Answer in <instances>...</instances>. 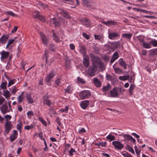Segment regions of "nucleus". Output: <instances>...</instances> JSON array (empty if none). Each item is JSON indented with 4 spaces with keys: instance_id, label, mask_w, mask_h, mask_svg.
<instances>
[{
    "instance_id": "69168bd1",
    "label": "nucleus",
    "mask_w": 157,
    "mask_h": 157,
    "mask_svg": "<svg viewBox=\"0 0 157 157\" xmlns=\"http://www.w3.org/2000/svg\"><path fill=\"white\" fill-rule=\"evenodd\" d=\"M66 66L67 67V68L68 69L69 68V67L70 65V62L68 60H66V64H65Z\"/></svg>"
},
{
    "instance_id": "a878e982",
    "label": "nucleus",
    "mask_w": 157,
    "mask_h": 157,
    "mask_svg": "<svg viewBox=\"0 0 157 157\" xmlns=\"http://www.w3.org/2000/svg\"><path fill=\"white\" fill-rule=\"evenodd\" d=\"M26 98L28 100V102L29 103L31 104L33 102V100L31 96L29 94H26Z\"/></svg>"
},
{
    "instance_id": "603ef678",
    "label": "nucleus",
    "mask_w": 157,
    "mask_h": 157,
    "mask_svg": "<svg viewBox=\"0 0 157 157\" xmlns=\"http://www.w3.org/2000/svg\"><path fill=\"white\" fill-rule=\"evenodd\" d=\"M39 120L41 122V123L45 125H46L47 124V123L43 119V118L42 117H39Z\"/></svg>"
},
{
    "instance_id": "f03ea898",
    "label": "nucleus",
    "mask_w": 157,
    "mask_h": 157,
    "mask_svg": "<svg viewBox=\"0 0 157 157\" xmlns=\"http://www.w3.org/2000/svg\"><path fill=\"white\" fill-rule=\"evenodd\" d=\"M122 91L120 87H114L110 91V96L112 97H117L119 96L120 93Z\"/></svg>"
},
{
    "instance_id": "864d4df0",
    "label": "nucleus",
    "mask_w": 157,
    "mask_h": 157,
    "mask_svg": "<svg viewBox=\"0 0 157 157\" xmlns=\"http://www.w3.org/2000/svg\"><path fill=\"white\" fill-rule=\"evenodd\" d=\"M77 81L78 82H80L82 84H84L85 83V81L84 80L79 77L77 78Z\"/></svg>"
},
{
    "instance_id": "a211bd4d",
    "label": "nucleus",
    "mask_w": 157,
    "mask_h": 157,
    "mask_svg": "<svg viewBox=\"0 0 157 157\" xmlns=\"http://www.w3.org/2000/svg\"><path fill=\"white\" fill-rule=\"evenodd\" d=\"M119 62L120 65L123 67L124 69L126 70L127 68V66L125 61H124L122 58H121L119 59Z\"/></svg>"
},
{
    "instance_id": "052dcab7",
    "label": "nucleus",
    "mask_w": 157,
    "mask_h": 157,
    "mask_svg": "<svg viewBox=\"0 0 157 157\" xmlns=\"http://www.w3.org/2000/svg\"><path fill=\"white\" fill-rule=\"evenodd\" d=\"M65 11L64 10H63L61 8H59L58 9L57 12L58 13H59L60 14L63 15Z\"/></svg>"
},
{
    "instance_id": "ddd939ff",
    "label": "nucleus",
    "mask_w": 157,
    "mask_h": 157,
    "mask_svg": "<svg viewBox=\"0 0 157 157\" xmlns=\"http://www.w3.org/2000/svg\"><path fill=\"white\" fill-rule=\"evenodd\" d=\"M89 104V101L88 100H85L81 102L80 103L81 107L84 109H86Z\"/></svg>"
},
{
    "instance_id": "423d86ee",
    "label": "nucleus",
    "mask_w": 157,
    "mask_h": 157,
    "mask_svg": "<svg viewBox=\"0 0 157 157\" xmlns=\"http://www.w3.org/2000/svg\"><path fill=\"white\" fill-rule=\"evenodd\" d=\"M112 144L117 149H121L123 147V145L120 142L118 141H113L112 142Z\"/></svg>"
},
{
    "instance_id": "9d476101",
    "label": "nucleus",
    "mask_w": 157,
    "mask_h": 157,
    "mask_svg": "<svg viewBox=\"0 0 157 157\" xmlns=\"http://www.w3.org/2000/svg\"><path fill=\"white\" fill-rule=\"evenodd\" d=\"M40 35L43 43L45 45H47L48 43V39L46 36L44 34L42 33H40Z\"/></svg>"
},
{
    "instance_id": "de8ad7c7",
    "label": "nucleus",
    "mask_w": 157,
    "mask_h": 157,
    "mask_svg": "<svg viewBox=\"0 0 157 157\" xmlns=\"http://www.w3.org/2000/svg\"><path fill=\"white\" fill-rule=\"evenodd\" d=\"M37 18L38 19L43 22H44L45 21L44 17L43 15H40V14Z\"/></svg>"
},
{
    "instance_id": "473e14b6",
    "label": "nucleus",
    "mask_w": 157,
    "mask_h": 157,
    "mask_svg": "<svg viewBox=\"0 0 157 157\" xmlns=\"http://www.w3.org/2000/svg\"><path fill=\"white\" fill-rule=\"evenodd\" d=\"M95 145L98 146L99 147H100L101 146L102 147H105L106 145V143L105 142H99L98 143L96 144Z\"/></svg>"
},
{
    "instance_id": "09e8293b",
    "label": "nucleus",
    "mask_w": 157,
    "mask_h": 157,
    "mask_svg": "<svg viewBox=\"0 0 157 157\" xmlns=\"http://www.w3.org/2000/svg\"><path fill=\"white\" fill-rule=\"evenodd\" d=\"M75 153V151L73 148H71L70 150L69 151V155L70 156H72L73 155V153Z\"/></svg>"
},
{
    "instance_id": "dca6fc26",
    "label": "nucleus",
    "mask_w": 157,
    "mask_h": 157,
    "mask_svg": "<svg viewBox=\"0 0 157 157\" xmlns=\"http://www.w3.org/2000/svg\"><path fill=\"white\" fill-rule=\"evenodd\" d=\"M53 35L54 40L56 42H59L60 41V39L59 37V33H55L53 31Z\"/></svg>"
},
{
    "instance_id": "f704fd0d",
    "label": "nucleus",
    "mask_w": 157,
    "mask_h": 157,
    "mask_svg": "<svg viewBox=\"0 0 157 157\" xmlns=\"http://www.w3.org/2000/svg\"><path fill=\"white\" fill-rule=\"evenodd\" d=\"M150 56H155L157 54V48L155 49L151 50L150 51Z\"/></svg>"
},
{
    "instance_id": "20e7f679",
    "label": "nucleus",
    "mask_w": 157,
    "mask_h": 157,
    "mask_svg": "<svg viewBox=\"0 0 157 157\" xmlns=\"http://www.w3.org/2000/svg\"><path fill=\"white\" fill-rule=\"evenodd\" d=\"M5 131L8 133L11 129L13 125L10 121H6L5 123Z\"/></svg>"
},
{
    "instance_id": "13d9d810",
    "label": "nucleus",
    "mask_w": 157,
    "mask_h": 157,
    "mask_svg": "<svg viewBox=\"0 0 157 157\" xmlns=\"http://www.w3.org/2000/svg\"><path fill=\"white\" fill-rule=\"evenodd\" d=\"M123 156L125 157H131V155L130 154L128 153L127 152H125L122 154Z\"/></svg>"
},
{
    "instance_id": "58836bf2",
    "label": "nucleus",
    "mask_w": 157,
    "mask_h": 157,
    "mask_svg": "<svg viewBox=\"0 0 157 157\" xmlns=\"http://www.w3.org/2000/svg\"><path fill=\"white\" fill-rule=\"evenodd\" d=\"M135 86L134 85L132 84L131 85L129 89V93L130 94H132L134 88Z\"/></svg>"
},
{
    "instance_id": "bf43d9fd",
    "label": "nucleus",
    "mask_w": 157,
    "mask_h": 157,
    "mask_svg": "<svg viewBox=\"0 0 157 157\" xmlns=\"http://www.w3.org/2000/svg\"><path fill=\"white\" fill-rule=\"evenodd\" d=\"M95 38L96 40H101L102 38V37L100 35H94Z\"/></svg>"
},
{
    "instance_id": "393cba45",
    "label": "nucleus",
    "mask_w": 157,
    "mask_h": 157,
    "mask_svg": "<svg viewBox=\"0 0 157 157\" xmlns=\"http://www.w3.org/2000/svg\"><path fill=\"white\" fill-rule=\"evenodd\" d=\"M5 97L7 99L10 98V94L8 90L3 91V94Z\"/></svg>"
},
{
    "instance_id": "8fccbe9b",
    "label": "nucleus",
    "mask_w": 157,
    "mask_h": 157,
    "mask_svg": "<svg viewBox=\"0 0 157 157\" xmlns=\"http://www.w3.org/2000/svg\"><path fill=\"white\" fill-rule=\"evenodd\" d=\"M62 79L60 78L57 79L55 81V83L57 85V86L59 85L60 83H61Z\"/></svg>"
},
{
    "instance_id": "c9c22d12",
    "label": "nucleus",
    "mask_w": 157,
    "mask_h": 157,
    "mask_svg": "<svg viewBox=\"0 0 157 157\" xmlns=\"http://www.w3.org/2000/svg\"><path fill=\"white\" fill-rule=\"evenodd\" d=\"M73 90V89L72 87L71 86H68L67 89H65V90L66 91V93H70Z\"/></svg>"
},
{
    "instance_id": "c756f323",
    "label": "nucleus",
    "mask_w": 157,
    "mask_h": 157,
    "mask_svg": "<svg viewBox=\"0 0 157 157\" xmlns=\"http://www.w3.org/2000/svg\"><path fill=\"white\" fill-rule=\"evenodd\" d=\"M63 16L67 19H71V17L70 14L67 12L65 11L62 15Z\"/></svg>"
},
{
    "instance_id": "49530a36",
    "label": "nucleus",
    "mask_w": 157,
    "mask_h": 157,
    "mask_svg": "<svg viewBox=\"0 0 157 157\" xmlns=\"http://www.w3.org/2000/svg\"><path fill=\"white\" fill-rule=\"evenodd\" d=\"M154 46H157V40H152L150 42Z\"/></svg>"
},
{
    "instance_id": "79ce46f5",
    "label": "nucleus",
    "mask_w": 157,
    "mask_h": 157,
    "mask_svg": "<svg viewBox=\"0 0 157 157\" xmlns=\"http://www.w3.org/2000/svg\"><path fill=\"white\" fill-rule=\"evenodd\" d=\"M56 47L53 44H50L49 45V49L52 52H54L55 51Z\"/></svg>"
},
{
    "instance_id": "9b49d317",
    "label": "nucleus",
    "mask_w": 157,
    "mask_h": 157,
    "mask_svg": "<svg viewBox=\"0 0 157 157\" xmlns=\"http://www.w3.org/2000/svg\"><path fill=\"white\" fill-rule=\"evenodd\" d=\"M0 109L3 114L9 112L7 106L4 104L3 105L0 107Z\"/></svg>"
},
{
    "instance_id": "5fc2aeb1",
    "label": "nucleus",
    "mask_w": 157,
    "mask_h": 157,
    "mask_svg": "<svg viewBox=\"0 0 157 157\" xmlns=\"http://www.w3.org/2000/svg\"><path fill=\"white\" fill-rule=\"evenodd\" d=\"M17 138V136L14 135H12L10 137V139L11 142Z\"/></svg>"
},
{
    "instance_id": "37998d69",
    "label": "nucleus",
    "mask_w": 157,
    "mask_h": 157,
    "mask_svg": "<svg viewBox=\"0 0 157 157\" xmlns=\"http://www.w3.org/2000/svg\"><path fill=\"white\" fill-rule=\"evenodd\" d=\"M127 148L129 151L132 154H135L134 151L132 147L128 145H127Z\"/></svg>"
},
{
    "instance_id": "39448f33",
    "label": "nucleus",
    "mask_w": 157,
    "mask_h": 157,
    "mask_svg": "<svg viewBox=\"0 0 157 157\" xmlns=\"http://www.w3.org/2000/svg\"><path fill=\"white\" fill-rule=\"evenodd\" d=\"M55 72L54 71H51L50 73L47 75L45 78L46 82H49L51 81V80L55 76Z\"/></svg>"
},
{
    "instance_id": "6e6552de",
    "label": "nucleus",
    "mask_w": 157,
    "mask_h": 157,
    "mask_svg": "<svg viewBox=\"0 0 157 157\" xmlns=\"http://www.w3.org/2000/svg\"><path fill=\"white\" fill-rule=\"evenodd\" d=\"M83 63L85 67H88L89 66V58L88 55L83 56Z\"/></svg>"
},
{
    "instance_id": "0e129e2a",
    "label": "nucleus",
    "mask_w": 157,
    "mask_h": 157,
    "mask_svg": "<svg viewBox=\"0 0 157 157\" xmlns=\"http://www.w3.org/2000/svg\"><path fill=\"white\" fill-rule=\"evenodd\" d=\"M5 99L3 97H0V105H2L5 101Z\"/></svg>"
},
{
    "instance_id": "b1692460",
    "label": "nucleus",
    "mask_w": 157,
    "mask_h": 157,
    "mask_svg": "<svg viewBox=\"0 0 157 157\" xmlns=\"http://www.w3.org/2000/svg\"><path fill=\"white\" fill-rule=\"evenodd\" d=\"M112 44L113 47L115 48H120L121 46V44L119 41L113 42L112 43Z\"/></svg>"
},
{
    "instance_id": "3c124183",
    "label": "nucleus",
    "mask_w": 157,
    "mask_h": 157,
    "mask_svg": "<svg viewBox=\"0 0 157 157\" xmlns=\"http://www.w3.org/2000/svg\"><path fill=\"white\" fill-rule=\"evenodd\" d=\"M22 126V124L21 122L20 124H17V129L20 131V132H21V127Z\"/></svg>"
},
{
    "instance_id": "6ab92c4d",
    "label": "nucleus",
    "mask_w": 157,
    "mask_h": 157,
    "mask_svg": "<svg viewBox=\"0 0 157 157\" xmlns=\"http://www.w3.org/2000/svg\"><path fill=\"white\" fill-rule=\"evenodd\" d=\"M43 103L47 105L48 106L50 107L51 105L53 104L50 100L46 99L45 96L43 97Z\"/></svg>"
},
{
    "instance_id": "1a4fd4ad",
    "label": "nucleus",
    "mask_w": 157,
    "mask_h": 157,
    "mask_svg": "<svg viewBox=\"0 0 157 157\" xmlns=\"http://www.w3.org/2000/svg\"><path fill=\"white\" fill-rule=\"evenodd\" d=\"M119 36L118 32H112L108 33V38L111 40H113L115 38Z\"/></svg>"
},
{
    "instance_id": "4be33fe9",
    "label": "nucleus",
    "mask_w": 157,
    "mask_h": 157,
    "mask_svg": "<svg viewBox=\"0 0 157 157\" xmlns=\"http://www.w3.org/2000/svg\"><path fill=\"white\" fill-rule=\"evenodd\" d=\"M132 34L130 33H124L122 35V37L124 39H127L130 40Z\"/></svg>"
},
{
    "instance_id": "ea45409f",
    "label": "nucleus",
    "mask_w": 157,
    "mask_h": 157,
    "mask_svg": "<svg viewBox=\"0 0 157 157\" xmlns=\"http://www.w3.org/2000/svg\"><path fill=\"white\" fill-rule=\"evenodd\" d=\"M106 138L109 139L110 141H112L115 140V137L111 134H109L106 136Z\"/></svg>"
},
{
    "instance_id": "f257e3e1",
    "label": "nucleus",
    "mask_w": 157,
    "mask_h": 157,
    "mask_svg": "<svg viewBox=\"0 0 157 157\" xmlns=\"http://www.w3.org/2000/svg\"><path fill=\"white\" fill-rule=\"evenodd\" d=\"M91 60L92 65L90 66L87 72L89 76H93L95 75L98 67L102 71H104L105 69V67L104 63L100 60L99 57L93 56Z\"/></svg>"
},
{
    "instance_id": "a19ab883",
    "label": "nucleus",
    "mask_w": 157,
    "mask_h": 157,
    "mask_svg": "<svg viewBox=\"0 0 157 157\" xmlns=\"http://www.w3.org/2000/svg\"><path fill=\"white\" fill-rule=\"evenodd\" d=\"M51 22L52 23L55 25L58 26L59 25V23L56 21V19L55 18L51 19Z\"/></svg>"
},
{
    "instance_id": "cd10ccee",
    "label": "nucleus",
    "mask_w": 157,
    "mask_h": 157,
    "mask_svg": "<svg viewBox=\"0 0 157 157\" xmlns=\"http://www.w3.org/2000/svg\"><path fill=\"white\" fill-rule=\"evenodd\" d=\"M151 43H149L144 42L143 43V47L146 48H150L151 47Z\"/></svg>"
},
{
    "instance_id": "7ed1b4c3",
    "label": "nucleus",
    "mask_w": 157,
    "mask_h": 157,
    "mask_svg": "<svg viewBox=\"0 0 157 157\" xmlns=\"http://www.w3.org/2000/svg\"><path fill=\"white\" fill-rule=\"evenodd\" d=\"M80 97L82 99L88 98L91 95L90 92L89 90H84L79 93Z\"/></svg>"
},
{
    "instance_id": "5701e85b",
    "label": "nucleus",
    "mask_w": 157,
    "mask_h": 157,
    "mask_svg": "<svg viewBox=\"0 0 157 157\" xmlns=\"http://www.w3.org/2000/svg\"><path fill=\"white\" fill-rule=\"evenodd\" d=\"M79 51L82 54L83 56H87L86 54V49L85 47L83 46H81L79 48Z\"/></svg>"
},
{
    "instance_id": "aec40b11",
    "label": "nucleus",
    "mask_w": 157,
    "mask_h": 157,
    "mask_svg": "<svg viewBox=\"0 0 157 157\" xmlns=\"http://www.w3.org/2000/svg\"><path fill=\"white\" fill-rule=\"evenodd\" d=\"M95 85L97 87H100L101 86L100 81H99L97 78H94L93 79Z\"/></svg>"
},
{
    "instance_id": "bb28decb",
    "label": "nucleus",
    "mask_w": 157,
    "mask_h": 157,
    "mask_svg": "<svg viewBox=\"0 0 157 157\" xmlns=\"http://www.w3.org/2000/svg\"><path fill=\"white\" fill-rule=\"evenodd\" d=\"M82 3L84 5L86 6L88 8H91L90 3L88 0H82Z\"/></svg>"
},
{
    "instance_id": "c03bdc74",
    "label": "nucleus",
    "mask_w": 157,
    "mask_h": 157,
    "mask_svg": "<svg viewBox=\"0 0 157 157\" xmlns=\"http://www.w3.org/2000/svg\"><path fill=\"white\" fill-rule=\"evenodd\" d=\"M40 14V12L37 11L34 12L33 13L34 17L36 18L39 16Z\"/></svg>"
},
{
    "instance_id": "338daca9",
    "label": "nucleus",
    "mask_w": 157,
    "mask_h": 157,
    "mask_svg": "<svg viewBox=\"0 0 157 157\" xmlns=\"http://www.w3.org/2000/svg\"><path fill=\"white\" fill-rule=\"evenodd\" d=\"M17 90L16 87L14 86L13 89L12 91H11V92L12 94H14L16 92Z\"/></svg>"
},
{
    "instance_id": "72a5a7b5",
    "label": "nucleus",
    "mask_w": 157,
    "mask_h": 157,
    "mask_svg": "<svg viewBox=\"0 0 157 157\" xmlns=\"http://www.w3.org/2000/svg\"><path fill=\"white\" fill-rule=\"evenodd\" d=\"M129 78V75L126 76H120L119 78V79L122 81H125L126 80L128 79Z\"/></svg>"
},
{
    "instance_id": "4468645a",
    "label": "nucleus",
    "mask_w": 157,
    "mask_h": 157,
    "mask_svg": "<svg viewBox=\"0 0 157 157\" xmlns=\"http://www.w3.org/2000/svg\"><path fill=\"white\" fill-rule=\"evenodd\" d=\"M1 59H5L7 58L10 55L9 52H6L5 51H2L1 53Z\"/></svg>"
},
{
    "instance_id": "e2e57ef3",
    "label": "nucleus",
    "mask_w": 157,
    "mask_h": 157,
    "mask_svg": "<svg viewBox=\"0 0 157 157\" xmlns=\"http://www.w3.org/2000/svg\"><path fill=\"white\" fill-rule=\"evenodd\" d=\"M83 36L85 37L86 39L88 40L90 39V37L89 35L86 34L85 33H83L82 34Z\"/></svg>"
},
{
    "instance_id": "f8f14e48",
    "label": "nucleus",
    "mask_w": 157,
    "mask_h": 157,
    "mask_svg": "<svg viewBox=\"0 0 157 157\" xmlns=\"http://www.w3.org/2000/svg\"><path fill=\"white\" fill-rule=\"evenodd\" d=\"M9 37V35H3L0 38V42L2 44H5Z\"/></svg>"
},
{
    "instance_id": "c85d7f7f",
    "label": "nucleus",
    "mask_w": 157,
    "mask_h": 157,
    "mask_svg": "<svg viewBox=\"0 0 157 157\" xmlns=\"http://www.w3.org/2000/svg\"><path fill=\"white\" fill-rule=\"evenodd\" d=\"M110 85L109 84H108L107 86H104L103 87L102 90L103 91H108L110 89Z\"/></svg>"
},
{
    "instance_id": "7c9ffc66",
    "label": "nucleus",
    "mask_w": 157,
    "mask_h": 157,
    "mask_svg": "<svg viewBox=\"0 0 157 157\" xmlns=\"http://www.w3.org/2000/svg\"><path fill=\"white\" fill-rule=\"evenodd\" d=\"M114 69L115 70V72L116 73L119 74L121 73L122 72V70H121L120 68L118 67H114V66H113Z\"/></svg>"
},
{
    "instance_id": "e433bc0d",
    "label": "nucleus",
    "mask_w": 157,
    "mask_h": 157,
    "mask_svg": "<svg viewBox=\"0 0 157 157\" xmlns=\"http://www.w3.org/2000/svg\"><path fill=\"white\" fill-rule=\"evenodd\" d=\"M16 81V80L15 79H11L9 80L8 84V86L10 87L11 85L13 84Z\"/></svg>"
},
{
    "instance_id": "774afa93",
    "label": "nucleus",
    "mask_w": 157,
    "mask_h": 157,
    "mask_svg": "<svg viewBox=\"0 0 157 157\" xmlns=\"http://www.w3.org/2000/svg\"><path fill=\"white\" fill-rule=\"evenodd\" d=\"M104 61L106 62H109V56H105L104 57Z\"/></svg>"
},
{
    "instance_id": "2f4dec72",
    "label": "nucleus",
    "mask_w": 157,
    "mask_h": 157,
    "mask_svg": "<svg viewBox=\"0 0 157 157\" xmlns=\"http://www.w3.org/2000/svg\"><path fill=\"white\" fill-rule=\"evenodd\" d=\"M7 82H2L0 85V88L3 90H5L6 89V86Z\"/></svg>"
},
{
    "instance_id": "a18cd8bd",
    "label": "nucleus",
    "mask_w": 157,
    "mask_h": 157,
    "mask_svg": "<svg viewBox=\"0 0 157 157\" xmlns=\"http://www.w3.org/2000/svg\"><path fill=\"white\" fill-rule=\"evenodd\" d=\"M24 99L23 96H19L17 97V101L19 103H20L22 102V100Z\"/></svg>"
},
{
    "instance_id": "2eb2a0df",
    "label": "nucleus",
    "mask_w": 157,
    "mask_h": 157,
    "mask_svg": "<svg viewBox=\"0 0 157 157\" xmlns=\"http://www.w3.org/2000/svg\"><path fill=\"white\" fill-rule=\"evenodd\" d=\"M118 54L117 52H116L114 53L110 61V63H112L116 59H118Z\"/></svg>"
},
{
    "instance_id": "680f3d73",
    "label": "nucleus",
    "mask_w": 157,
    "mask_h": 157,
    "mask_svg": "<svg viewBox=\"0 0 157 157\" xmlns=\"http://www.w3.org/2000/svg\"><path fill=\"white\" fill-rule=\"evenodd\" d=\"M135 148L136 153L139 155L140 152V151L137 148V147L136 146L135 147Z\"/></svg>"
},
{
    "instance_id": "f3484780",
    "label": "nucleus",
    "mask_w": 157,
    "mask_h": 157,
    "mask_svg": "<svg viewBox=\"0 0 157 157\" xmlns=\"http://www.w3.org/2000/svg\"><path fill=\"white\" fill-rule=\"evenodd\" d=\"M82 21L84 22V25L86 27H88L90 26L91 23L89 20L87 18H84Z\"/></svg>"
},
{
    "instance_id": "4c0bfd02",
    "label": "nucleus",
    "mask_w": 157,
    "mask_h": 157,
    "mask_svg": "<svg viewBox=\"0 0 157 157\" xmlns=\"http://www.w3.org/2000/svg\"><path fill=\"white\" fill-rule=\"evenodd\" d=\"M123 135L124 138L128 140H130L132 138V136L129 134H123Z\"/></svg>"
},
{
    "instance_id": "0eeeda50",
    "label": "nucleus",
    "mask_w": 157,
    "mask_h": 157,
    "mask_svg": "<svg viewBox=\"0 0 157 157\" xmlns=\"http://www.w3.org/2000/svg\"><path fill=\"white\" fill-rule=\"evenodd\" d=\"M101 22L108 26L116 25L117 23V22L112 20H108L107 21H102Z\"/></svg>"
},
{
    "instance_id": "6e6d98bb",
    "label": "nucleus",
    "mask_w": 157,
    "mask_h": 157,
    "mask_svg": "<svg viewBox=\"0 0 157 157\" xmlns=\"http://www.w3.org/2000/svg\"><path fill=\"white\" fill-rule=\"evenodd\" d=\"M33 128V125H27L25 127V129L26 130H29L30 129Z\"/></svg>"
},
{
    "instance_id": "4d7b16f0",
    "label": "nucleus",
    "mask_w": 157,
    "mask_h": 157,
    "mask_svg": "<svg viewBox=\"0 0 157 157\" xmlns=\"http://www.w3.org/2000/svg\"><path fill=\"white\" fill-rule=\"evenodd\" d=\"M7 13L9 14L10 15L12 16H13V17H17V15L15 14L12 11H10L7 12Z\"/></svg>"
},
{
    "instance_id": "412c9836",
    "label": "nucleus",
    "mask_w": 157,
    "mask_h": 157,
    "mask_svg": "<svg viewBox=\"0 0 157 157\" xmlns=\"http://www.w3.org/2000/svg\"><path fill=\"white\" fill-rule=\"evenodd\" d=\"M17 38V37L14 38V39H11L9 40L8 42L6 45V48H9L10 45L12 44L14 41H16V42L17 41V40H16V39Z\"/></svg>"
}]
</instances>
